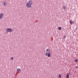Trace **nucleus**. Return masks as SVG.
I'll list each match as a JSON object with an SVG mask.
<instances>
[{"label":"nucleus","instance_id":"12","mask_svg":"<svg viewBox=\"0 0 78 78\" xmlns=\"http://www.w3.org/2000/svg\"><path fill=\"white\" fill-rule=\"evenodd\" d=\"M78 61V60L77 59H76L75 60V62H77V61Z\"/></svg>","mask_w":78,"mask_h":78},{"label":"nucleus","instance_id":"7","mask_svg":"<svg viewBox=\"0 0 78 78\" xmlns=\"http://www.w3.org/2000/svg\"><path fill=\"white\" fill-rule=\"evenodd\" d=\"M3 4L4 5V6H6V5H7V4L5 2H3Z\"/></svg>","mask_w":78,"mask_h":78},{"label":"nucleus","instance_id":"4","mask_svg":"<svg viewBox=\"0 0 78 78\" xmlns=\"http://www.w3.org/2000/svg\"><path fill=\"white\" fill-rule=\"evenodd\" d=\"M3 17V15L2 13L0 14V20L2 19Z\"/></svg>","mask_w":78,"mask_h":78},{"label":"nucleus","instance_id":"6","mask_svg":"<svg viewBox=\"0 0 78 78\" xmlns=\"http://www.w3.org/2000/svg\"><path fill=\"white\" fill-rule=\"evenodd\" d=\"M73 23H74V22L72 20H70V24L72 25V24H73Z\"/></svg>","mask_w":78,"mask_h":78},{"label":"nucleus","instance_id":"16","mask_svg":"<svg viewBox=\"0 0 78 78\" xmlns=\"http://www.w3.org/2000/svg\"><path fill=\"white\" fill-rule=\"evenodd\" d=\"M78 67L77 66H76V69H77V68Z\"/></svg>","mask_w":78,"mask_h":78},{"label":"nucleus","instance_id":"8","mask_svg":"<svg viewBox=\"0 0 78 78\" xmlns=\"http://www.w3.org/2000/svg\"><path fill=\"white\" fill-rule=\"evenodd\" d=\"M70 75L69 73H68L66 75V78H69V76Z\"/></svg>","mask_w":78,"mask_h":78},{"label":"nucleus","instance_id":"10","mask_svg":"<svg viewBox=\"0 0 78 78\" xmlns=\"http://www.w3.org/2000/svg\"><path fill=\"white\" fill-rule=\"evenodd\" d=\"M58 77L59 78H61V74H59L58 75Z\"/></svg>","mask_w":78,"mask_h":78},{"label":"nucleus","instance_id":"11","mask_svg":"<svg viewBox=\"0 0 78 78\" xmlns=\"http://www.w3.org/2000/svg\"><path fill=\"white\" fill-rule=\"evenodd\" d=\"M58 30H61V27H58Z\"/></svg>","mask_w":78,"mask_h":78},{"label":"nucleus","instance_id":"9","mask_svg":"<svg viewBox=\"0 0 78 78\" xmlns=\"http://www.w3.org/2000/svg\"><path fill=\"white\" fill-rule=\"evenodd\" d=\"M63 8L65 11L66 10V6H63Z\"/></svg>","mask_w":78,"mask_h":78},{"label":"nucleus","instance_id":"3","mask_svg":"<svg viewBox=\"0 0 78 78\" xmlns=\"http://www.w3.org/2000/svg\"><path fill=\"white\" fill-rule=\"evenodd\" d=\"M45 56H48V57H49V58H50V56L51 55L50 54V53H48H48L46 52L45 53Z\"/></svg>","mask_w":78,"mask_h":78},{"label":"nucleus","instance_id":"5","mask_svg":"<svg viewBox=\"0 0 78 78\" xmlns=\"http://www.w3.org/2000/svg\"><path fill=\"white\" fill-rule=\"evenodd\" d=\"M17 71L18 72V73H19L20 72V69H17Z\"/></svg>","mask_w":78,"mask_h":78},{"label":"nucleus","instance_id":"2","mask_svg":"<svg viewBox=\"0 0 78 78\" xmlns=\"http://www.w3.org/2000/svg\"><path fill=\"white\" fill-rule=\"evenodd\" d=\"M12 31V30L11 28H7L6 29V32L7 33L9 32V33H11Z\"/></svg>","mask_w":78,"mask_h":78},{"label":"nucleus","instance_id":"14","mask_svg":"<svg viewBox=\"0 0 78 78\" xmlns=\"http://www.w3.org/2000/svg\"><path fill=\"white\" fill-rule=\"evenodd\" d=\"M66 36H64L63 37H64V39H65V38H66Z\"/></svg>","mask_w":78,"mask_h":78},{"label":"nucleus","instance_id":"1","mask_svg":"<svg viewBox=\"0 0 78 78\" xmlns=\"http://www.w3.org/2000/svg\"><path fill=\"white\" fill-rule=\"evenodd\" d=\"M32 4H33V2L32 0H30L28 2H27L26 4V6L27 8H30L32 6Z\"/></svg>","mask_w":78,"mask_h":78},{"label":"nucleus","instance_id":"15","mask_svg":"<svg viewBox=\"0 0 78 78\" xmlns=\"http://www.w3.org/2000/svg\"><path fill=\"white\" fill-rule=\"evenodd\" d=\"M11 59H12V60L14 59L12 57L11 58Z\"/></svg>","mask_w":78,"mask_h":78},{"label":"nucleus","instance_id":"13","mask_svg":"<svg viewBox=\"0 0 78 78\" xmlns=\"http://www.w3.org/2000/svg\"><path fill=\"white\" fill-rule=\"evenodd\" d=\"M49 51V49H46V51Z\"/></svg>","mask_w":78,"mask_h":78}]
</instances>
